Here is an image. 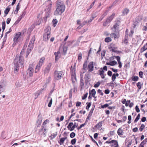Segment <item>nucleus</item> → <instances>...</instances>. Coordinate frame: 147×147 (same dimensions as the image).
Here are the masks:
<instances>
[{"label":"nucleus","mask_w":147,"mask_h":147,"mask_svg":"<svg viewBox=\"0 0 147 147\" xmlns=\"http://www.w3.org/2000/svg\"><path fill=\"white\" fill-rule=\"evenodd\" d=\"M49 122V120L48 119H47L43 123L42 125H46L47 124V123H48Z\"/></svg>","instance_id":"nucleus-60"},{"label":"nucleus","mask_w":147,"mask_h":147,"mask_svg":"<svg viewBox=\"0 0 147 147\" xmlns=\"http://www.w3.org/2000/svg\"><path fill=\"white\" fill-rule=\"evenodd\" d=\"M20 3H18V4H17V5L16 10L15 11V12H16V14L18 12V11L20 9Z\"/></svg>","instance_id":"nucleus-32"},{"label":"nucleus","mask_w":147,"mask_h":147,"mask_svg":"<svg viewBox=\"0 0 147 147\" xmlns=\"http://www.w3.org/2000/svg\"><path fill=\"white\" fill-rule=\"evenodd\" d=\"M94 107H95V106H94V107L93 108L92 107L91 109V110H90V112H89V113L86 119V121H87L88 120L90 119L91 116H92V114L93 113V111L94 109Z\"/></svg>","instance_id":"nucleus-11"},{"label":"nucleus","mask_w":147,"mask_h":147,"mask_svg":"<svg viewBox=\"0 0 147 147\" xmlns=\"http://www.w3.org/2000/svg\"><path fill=\"white\" fill-rule=\"evenodd\" d=\"M87 61H85L83 65V68L82 69L80 74V76L81 78H82L83 77V74L86 72V68L87 67Z\"/></svg>","instance_id":"nucleus-5"},{"label":"nucleus","mask_w":147,"mask_h":147,"mask_svg":"<svg viewBox=\"0 0 147 147\" xmlns=\"http://www.w3.org/2000/svg\"><path fill=\"white\" fill-rule=\"evenodd\" d=\"M66 138H63L60 139V142H59L60 145H62L64 141L66 139Z\"/></svg>","instance_id":"nucleus-26"},{"label":"nucleus","mask_w":147,"mask_h":147,"mask_svg":"<svg viewBox=\"0 0 147 147\" xmlns=\"http://www.w3.org/2000/svg\"><path fill=\"white\" fill-rule=\"evenodd\" d=\"M51 66V64L50 63L47 66L45 67L44 71V74H48V73H49L50 70Z\"/></svg>","instance_id":"nucleus-10"},{"label":"nucleus","mask_w":147,"mask_h":147,"mask_svg":"<svg viewBox=\"0 0 147 147\" xmlns=\"http://www.w3.org/2000/svg\"><path fill=\"white\" fill-rule=\"evenodd\" d=\"M10 10V8L7 7L6 9L4 11V13L5 14V15H4V16H5L8 14L9 11Z\"/></svg>","instance_id":"nucleus-30"},{"label":"nucleus","mask_w":147,"mask_h":147,"mask_svg":"<svg viewBox=\"0 0 147 147\" xmlns=\"http://www.w3.org/2000/svg\"><path fill=\"white\" fill-rule=\"evenodd\" d=\"M34 71L33 69L29 65V67L27 71V74L30 77H32L33 76Z\"/></svg>","instance_id":"nucleus-6"},{"label":"nucleus","mask_w":147,"mask_h":147,"mask_svg":"<svg viewBox=\"0 0 147 147\" xmlns=\"http://www.w3.org/2000/svg\"><path fill=\"white\" fill-rule=\"evenodd\" d=\"M116 78V76H115V74H114L112 75V80L113 81H114L115 80Z\"/></svg>","instance_id":"nucleus-53"},{"label":"nucleus","mask_w":147,"mask_h":147,"mask_svg":"<svg viewBox=\"0 0 147 147\" xmlns=\"http://www.w3.org/2000/svg\"><path fill=\"white\" fill-rule=\"evenodd\" d=\"M40 68L41 67L38 66H36L35 68V72L36 73L38 72L39 71Z\"/></svg>","instance_id":"nucleus-41"},{"label":"nucleus","mask_w":147,"mask_h":147,"mask_svg":"<svg viewBox=\"0 0 147 147\" xmlns=\"http://www.w3.org/2000/svg\"><path fill=\"white\" fill-rule=\"evenodd\" d=\"M65 6L63 2L61 1L58 0L56 2L55 10L54 14L55 16L61 15L65 10Z\"/></svg>","instance_id":"nucleus-1"},{"label":"nucleus","mask_w":147,"mask_h":147,"mask_svg":"<svg viewBox=\"0 0 147 147\" xmlns=\"http://www.w3.org/2000/svg\"><path fill=\"white\" fill-rule=\"evenodd\" d=\"M41 127L42 128V129H40L39 131V135H40L41 133H42L43 131V129L44 128V127L42 126V125Z\"/></svg>","instance_id":"nucleus-57"},{"label":"nucleus","mask_w":147,"mask_h":147,"mask_svg":"<svg viewBox=\"0 0 147 147\" xmlns=\"http://www.w3.org/2000/svg\"><path fill=\"white\" fill-rule=\"evenodd\" d=\"M5 27V22H3L2 23V28L3 32L4 31Z\"/></svg>","instance_id":"nucleus-43"},{"label":"nucleus","mask_w":147,"mask_h":147,"mask_svg":"<svg viewBox=\"0 0 147 147\" xmlns=\"http://www.w3.org/2000/svg\"><path fill=\"white\" fill-rule=\"evenodd\" d=\"M140 18L139 17L136 18L135 19V23L136 24H137L140 21Z\"/></svg>","instance_id":"nucleus-39"},{"label":"nucleus","mask_w":147,"mask_h":147,"mask_svg":"<svg viewBox=\"0 0 147 147\" xmlns=\"http://www.w3.org/2000/svg\"><path fill=\"white\" fill-rule=\"evenodd\" d=\"M63 75L64 73L62 71H56L54 73V79L56 80L60 79Z\"/></svg>","instance_id":"nucleus-4"},{"label":"nucleus","mask_w":147,"mask_h":147,"mask_svg":"<svg viewBox=\"0 0 147 147\" xmlns=\"http://www.w3.org/2000/svg\"><path fill=\"white\" fill-rule=\"evenodd\" d=\"M23 57L22 56L17 55L14 60V65H22L23 64Z\"/></svg>","instance_id":"nucleus-2"},{"label":"nucleus","mask_w":147,"mask_h":147,"mask_svg":"<svg viewBox=\"0 0 147 147\" xmlns=\"http://www.w3.org/2000/svg\"><path fill=\"white\" fill-rule=\"evenodd\" d=\"M45 60V57H42L40 59L38 63L43 65V64L44 63Z\"/></svg>","instance_id":"nucleus-34"},{"label":"nucleus","mask_w":147,"mask_h":147,"mask_svg":"<svg viewBox=\"0 0 147 147\" xmlns=\"http://www.w3.org/2000/svg\"><path fill=\"white\" fill-rule=\"evenodd\" d=\"M54 54L55 56V61L58 60L59 59L61 56L60 52L59 51H58L57 52H55Z\"/></svg>","instance_id":"nucleus-13"},{"label":"nucleus","mask_w":147,"mask_h":147,"mask_svg":"<svg viewBox=\"0 0 147 147\" xmlns=\"http://www.w3.org/2000/svg\"><path fill=\"white\" fill-rule=\"evenodd\" d=\"M72 89H71L69 91V98H71L72 96Z\"/></svg>","instance_id":"nucleus-62"},{"label":"nucleus","mask_w":147,"mask_h":147,"mask_svg":"<svg viewBox=\"0 0 147 147\" xmlns=\"http://www.w3.org/2000/svg\"><path fill=\"white\" fill-rule=\"evenodd\" d=\"M87 23V21H85L84 22H82V24H81L80 25V26L78 27V28L80 26H81V27H82L83 26H84Z\"/></svg>","instance_id":"nucleus-49"},{"label":"nucleus","mask_w":147,"mask_h":147,"mask_svg":"<svg viewBox=\"0 0 147 147\" xmlns=\"http://www.w3.org/2000/svg\"><path fill=\"white\" fill-rule=\"evenodd\" d=\"M107 74L109 76H111L112 75V72L111 71H109L107 72Z\"/></svg>","instance_id":"nucleus-63"},{"label":"nucleus","mask_w":147,"mask_h":147,"mask_svg":"<svg viewBox=\"0 0 147 147\" xmlns=\"http://www.w3.org/2000/svg\"><path fill=\"white\" fill-rule=\"evenodd\" d=\"M35 39V36L34 35L32 36V39H31L28 47V48H30V49H32L33 48Z\"/></svg>","instance_id":"nucleus-7"},{"label":"nucleus","mask_w":147,"mask_h":147,"mask_svg":"<svg viewBox=\"0 0 147 147\" xmlns=\"http://www.w3.org/2000/svg\"><path fill=\"white\" fill-rule=\"evenodd\" d=\"M140 117V114H139L135 119L134 120V122H136L138 121V120L139 119Z\"/></svg>","instance_id":"nucleus-42"},{"label":"nucleus","mask_w":147,"mask_h":147,"mask_svg":"<svg viewBox=\"0 0 147 147\" xmlns=\"http://www.w3.org/2000/svg\"><path fill=\"white\" fill-rule=\"evenodd\" d=\"M147 142V138H146L142 142H141V144L144 145L145 144H146Z\"/></svg>","instance_id":"nucleus-52"},{"label":"nucleus","mask_w":147,"mask_h":147,"mask_svg":"<svg viewBox=\"0 0 147 147\" xmlns=\"http://www.w3.org/2000/svg\"><path fill=\"white\" fill-rule=\"evenodd\" d=\"M90 93L91 94H92V95L93 97H94L95 98H96V97L95 96V94L96 93V92L95 89H92L91 91V92Z\"/></svg>","instance_id":"nucleus-23"},{"label":"nucleus","mask_w":147,"mask_h":147,"mask_svg":"<svg viewBox=\"0 0 147 147\" xmlns=\"http://www.w3.org/2000/svg\"><path fill=\"white\" fill-rule=\"evenodd\" d=\"M109 105L108 104H106L103 105H101V108L103 109L109 106Z\"/></svg>","instance_id":"nucleus-45"},{"label":"nucleus","mask_w":147,"mask_h":147,"mask_svg":"<svg viewBox=\"0 0 147 147\" xmlns=\"http://www.w3.org/2000/svg\"><path fill=\"white\" fill-rule=\"evenodd\" d=\"M52 23L53 24V26L54 27L56 26L57 24V21L56 19H54L52 21Z\"/></svg>","instance_id":"nucleus-29"},{"label":"nucleus","mask_w":147,"mask_h":147,"mask_svg":"<svg viewBox=\"0 0 147 147\" xmlns=\"http://www.w3.org/2000/svg\"><path fill=\"white\" fill-rule=\"evenodd\" d=\"M146 50H147V43L141 48L140 49V52L142 53Z\"/></svg>","instance_id":"nucleus-19"},{"label":"nucleus","mask_w":147,"mask_h":147,"mask_svg":"<svg viewBox=\"0 0 147 147\" xmlns=\"http://www.w3.org/2000/svg\"><path fill=\"white\" fill-rule=\"evenodd\" d=\"M82 59V54L81 53H80L78 56V60L80 61Z\"/></svg>","instance_id":"nucleus-51"},{"label":"nucleus","mask_w":147,"mask_h":147,"mask_svg":"<svg viewBox=\"0 0 147 147\" xmlns=\"http://www.w3.org/2000/svg\"><path fill=\"white\" fill-rule=\"evenodd\" d=\"M110 22H109V20L107 19L103 23V25L104 26H105Z\"/></svg>","instance_id":"nucleus-33"},{"label":"nucleus","mask_w":147,"mask_h":147,"mask_svg":"<svg viewBox=\"0 0 147 147\" xmlns=\"http://www.w3.org/2000/svg\"><path fill=\"white\" fill-rule=\"evenodd\" d=\"M88 94V93H86L82 97V99L83 100L85 99L87 97Z\"/></svg>","instance_id":"nucleus-54"},{"label":"nucleus","mask_w":147,"mask_h":147,"mask_svg":"<svg viewBox=\"0 0 147 147\" xmlns=\"http://www.w3.org/2000/svg\"><path fill=\"white\" fill-rule=\"evenodd\" d=\"M111 37H114V38H118L119 37V33L118 32L115 31L114 33H112L111 34Z\"/></svg>","instance_id":"nucleus-14"},{"label":"nucleus","mask_w":147,"mask_h":147,"mask_svg":"<svg viewBox=\"0 0 147 147\" xmlns=\"http://www.w3.org/2000/svg\"><path fill=\"white\" fill-rule=\"evenodd\" d=\"M94 17L93 16H92L90 18L89 20H88V23H89L92 21L94 19Z\"/></svg>","instance_id":"nucleus-64"},{"label":"nucleus","mask_w":147,"mask_h":147,"mask_svg":"<svg viewBox=\"0 0 147 147\" xmlns=\"http://www.w3.org/2000/svg\"><path fill=\"white\" fill-rule=\"evenodd\" d=\"M50 28L49 27L46 28L45 29V33L43 36V39L45 41H47L50 38Z\"/></svg>","instance_id":"nucleus-3"},{"label":"nucleus","mask_w":147,"mask_h":147,"mask_svg":"<svg viewBox=\"0 0 147 147\" xmlns=\"http://www.w3.org/2000/svg\"><path fill=\"white\" fill-rule=\"evenodd\" d=\"M117 61L115 60L109 62H107L106 63L107 65L111 66H114L115 65L117 64Z\"/></svg>","instance_id":"nucleus-17"},{"label":"nucleus","mask_w":147,"mask_h":147,"mask_svg":"<svg viewBox=\"0 0 147 147\" xmlns=\"http://www.w3.org/2000/svg\"><path fill=\"white\" fill-rule=\"evenodd\" d=\"M128 119L129 121L127 122V123L129 124L131 122V115H129L128 116Z\"/></svg>","instance_id":"nucleus-48"},{"label":"nucleus","mask_w":147,"mask_h":147,"mask_svg":"<svg viewBox=\"0 0 147 147\" xmlns=\"http://www.w3.org/2000/svg\"><path fill=\"white\" fill-rule=\"evenodd\" d=\"M67 128L70 131L74 130V125L72 122H71L69 123V125L67 127Z\"/></svg>","instance_id":"nucleus-16"},{"label":"nucleus","mask_w":147,"mask_h":147,"mask_svg":"<svg viewBox=\"0 0 147 147\" xmlns=\"http://www.w3.org/2000/svg\"><path fill=\"white\" fill-rule=\"evenodd\" d=\"M139 78L137 76H135L132 78V80L134 81H137L138 79Z\"/></svg>","instance_id":"nucleus-40"},{"label":"nucleus","mask_w":147,"mask_h":147,"mask_svg":"<svg viewBox=\"0 0 147 147\" xmlns=\"http://www.w3.org/2000/svg\"><path fill=\"white\" fill-rule=\"evenodd\" d=\"M109 48L110 51H112L115 52V53H117L118 52V51L117 50H116V48H115L114 47H109Z\"/></svg>","instance_id":"nucleus-24"},{"label":"nucleus","mask_w":147,"mask_h":147,"mask_svg":"<svg viewBox=\"0 0 147 147\" xmlns=\"http://www.w3.org/2000/svg\"><path fill=\"white\" fill-rule=\"evenodd\" d=\"M74 121H75V122L74 123V128L76 127H77L78 128V124L76 122V121H78V120H74Z\"/></svg>","instance_id":"nucleus-46"},{"label":"nucleus","mask_w":147,"mask_h":147,"mask_svg":"<svg viewBox=\"0 0 147 147\" xmlns=\"http://www.w3.org/2000/svg\"><path fill=\"white\" fill-rule=\"evenodd\" d=\"M93 62L92 61L90 62L88 65V71L91 72L93 70L94 66Z\"/></svg>","instance_id":"nucleus-9"},{"label":"nucleus","mask_w":147,"mask_h":147,"mask_svg":"<svg viewBox=\"0 0 147 147\" xmlns=\"http://www.w3.org/2000/svg\"><path fill=\"white\" fill-rule=\"evenodd\" d=\"M145 127V126L144 124H142L139 128L140 131H142L143 130V129Z\"/></svg>","instance_id":"nucleus-44"},{"label":"nucleus","mask_w":147,"mask_h":147,"mask_svg":"<svg viewBox=\"0 0 147 147\" xmlns=\"http://www.w3.org/2000/svg\"><path fill=\"white\" fill-rule=\"evenodd\" d=\"M85 125V123H84V124H81V125H80V127H78V128H77L79 130V129H81L82 127H83Z\"/></svg>","instance_id":"nucleus-59"},{"label":"nucleus","mask_w":147,"mask_h":147,"mask_svg":"<svg viewBox=\"0 0 147 147\" xmlns=\"http://www.w3.org/2000/svg\"><path fill=\"white\" fill-rule=\"evenodd\" d=\"M135 109H136V111L138 113L140 112V109L138 107V106L136 105V107H135Z\"/></svg>","instance_id":"nucleus-61"},{"label":"nucleus","mask_w":147,"mask_h":147,"mask_svg":"<svg viewBox=\"0 0 147 147\" xmlns=\"http://www.w3.org/2000/svg\"><path fill=\"white\" fill-rule=\"evenodd\" d=\"M70 74L71 76V80L73 83H74V80H73V68L72 65H71L70 67Z\"/></svg>","instance_id":"nucleus-20"},{"label":"nucleus","mask_w":147,"mask_h":147,"mask_svg":"<svg viewBox=\"0 0 147 147\" xmlns=\"http://www.w3.org/2000/svg\"><path fill=\"white\" fill-rule=\"evenodd\" d=\"M5 88L3 86L0 85V94L4 91Z\"/></svg>","instance_id":"nucleus-37"},{"label":"nucleus","mask_w":147,"mask_h":147,"mask_svg":"<svg viewBox=\"0 0 147 147\" xmlns=\"http://www.w3.org/2000/svg\"><path fill=\"white\" fill-rule=\"evenodd\" d=\"M97 92L99 93H100V95L101 96H103V92H102V90L100 89L98 90L97 91Z\"/></svg>","instance_id":"nucleus-58"},{"label":"nucleus","mask_w":147,"mask_h":147,"mask_svg":"<svg viewBox=\"0 0 147 147\" xmlns=\"http://www.w3.org/2000/svg\"><path fill=\"white\" fill-rule=\"evenodd\" d=\"M115 58H116L117 60L118 61V62H121L120 61V57L119 56H115Z\"/></svg>","instance_id":"nucleus-56"},{"label":"nucleus","mask_w":147,"mask_h":147,"mask_svg":"<svg viewBox=\"0 0 147 147\" xmlns=\"http://www.w3.org/2000/svg\"><path fill=\"white\" fill-rule=\"evenodd\" d=\"M105 40L106 42H108L111 41V39L110 37H108L105 38Z\"/></svg>","instance_id":"nucleus-35"},{"label":"nucleus","mask_w":147,"mask_h":147,"mask_svg":"<svg viewBox=\"0 0 147 147\" xmlns=\"http://www.w3.org/2000/svg\"><path fill=\"white\" fill-rule=\"evenodd\" d=\"M129 11V10L127 8L125 9L123 11L122 13L123 15L127 14Z\"/></svg>","instance_id":"nucleus-27"},{"label":"nucleus","mask_w":147,"mask_h":147,"mask_svg":"<svg viewBox=\"0 0 147 147\" xmlns=\"http://www.w3.org/2000/svg\"><path fill=\"white\" fill-rule=\"evenodd\" d=\"M90 75L88 72L84 76V79L85 80V82L87 81L88 80L90 79Z\"/></svg>","instance_id":"nucleus-21"},{"label":"nucleus","mask_w":147,"mask_h":147,"mask_svg":"<svg viewBox=\"0 0 147 147\" xmlns=\"http://www.w3.org/2000/svg\"><path fill=\"white\" fill-rule=\"evenodd\" d=\"M48 99H50V101L48 105V106L49 107H51L52 103V99L50 97H48Z\"/></svg>","instance_id":"nucleus-28"},{"label":"nucleus","mask_w":147,"mask_h":147,"mask_svg":"<svg viewBox=\"0 0 147 147\" xmlns=\"http://www.w3.org/2000/svg\"><path fill=\"white\" fill-rule=\"evenodd\" d=\"M117 133L119 135H122L123 134V131L121 128L118 129Z\"/></svg>","instance_id":"nucleus-22"},{"label":"nucleus","mask_w":147,"mask_h":147,"mask_svg":"<svg viewBox=\"0 0 147 147\" xmlns=\"http://www.w3.org/2000/svg\"><path fill=\"white\" fill-rule=\"evenodd\" d=\"M115 15V13H113L110 16L109 18H107V19L109 20V22H111L112 20L113 19Z\"/></svg>","instance_id":"nucleus-18"},{"label":"nucleus","mask_w":147,"mask_h":147,"mask_svg":"<svg viewBox=\"0 0 147 147\" xmlns=\"http://www.w3.org/2000/svg\"><path fill=\"white\" fill-rule=\"evenodd\" d=\"M141 83L140 82H138L137 84V86L138 87V88L139 90L141 88Z\"/></svg>","instance_id":"nucleus-47"},{"label":"nucleus","mask_w":147,"mask_h":147,"mask_svg":"<svg viewBox=\"0 0 147 147\" xmlns=\"http://www.w3.org/2000/svg\"><path fill=\"white\" fill-rule=\"evenodd\" d=\"M143 75V72L142 71H140L139 72V77L140 78H143V77H142Z\"/></svg>","instance_id":"nucleus-55"},{"label":"nucleus","mask_w":147,"mask_h":147,"mask_svg":"<svg viewBox=\"0 0 147 147\" xmlns=\"http://www.w3.org/2000/svg\"><path fill=\"white\" fill-rule=\"evenodd\" d=\"M18 66H16V65H15L14 66V71H18L19 70V68L20 65H18Z\"/></svg>","instance_id":"nucleus-38"},{"label":"nucleus","mask_w":147,"mask_h":147,"mask_svg":"<svg viewBox=\"0 0 147 147\" xmlns=\"http://www.w3.org/2000/svg\"><path fill=\"white\" fill-rule=\"evenodd\" d=\"M21 34V33L20 32H19L18 33L16 34V35L14 36V37L13 38V40L14 42H16L17 41L18 39L20 37Z\"/></svg>","instance_id":"nucleus-15"},{"label":"nucleus","mask_w":147,"mask_h":147,"mask_svg":"<svg viewBox=\"0 0 147 147\" xmlns=\"http://www.w3.org/2000/svg\"><path fill=\"white\" fill-rule=\"evenodd\" d=\"M102 121H101L99 122L94 126L96 128L98 129L101 130L102 129V128H101V129H100V128L102 126Z\"/></svg>","instance_id":"nucleus-12"},{"label":"nucleus","mask_w":147,"mask_h":147,"mask_svg":"<svg viewBox=\"0 0 147 147\" xmlns=\"http://www.w3.org/2000/svg\"><path fill=\"white\" fill-rule=\"evenodd\" d=\"M86 104L87 105V106L86 107V109L87 110H88L89 108L90 107L91 105V102H87L86 103Z\"/></svg>","instance_id":"nucleus-36"},{"label":"nucleus","mask_w":147,"mask_h":147,"mask_svg":"<svg viewBox=\"0 0 147 147\" xmlns=\"http://www.w3.org/2000/svg\"><path fill=\"white\" fill-rule=\"evenodd\" d=\"M46 2H49V4L46 7L45 10H47V11H49L51 10V7L52 3L51 0H48Z\"/></svg>","instance_id":"nucleus-8"},{"label":"nucleus","mask_w":147,"mask_h":147,"mask_svg":"<svg viewBox=\"0 0 147 147\" xmlns=\"http://www.w3.org/2000/svg\"><path fill=\"white\" fill-rule=\"evenodd\" d=\"M44 89H42L41 90L38 91L35 94V96L38 97L43 92Z\"/></svg>","instance_id":"nucleus-25"},{"label":"nucleus","mask_w":147,"mask_h":147,"mask_svg":"<svg viewBox=\"0 0 147 147\" xmlns=\"http://www.w3.org/2000/svg\"><path fill=\"white\" fill-rule=\"evenodd\" d=\"M100 84V82H97L96 84H94V86L95 88H97L99 86Z\"/></svg>","instance_id":"nucleus-50"},{"label":"nucleus","mask_w":147,"mask_h":147,"mask_svg":"<svg viewBox=\"0 0 147 147\" xmlns=\"http://www.w3.org/2000/svg\"><path fill=\"white\" fill-rule=\"evenodd\" d=\"M98 72L100 75H102L104 74L105 72L102 68H101L98 71Z\"/></svg>","instance_id":"nucleus-31"}]
</instances>
